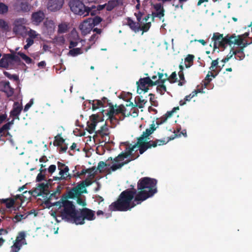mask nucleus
Returning a JSON list of instances; mask_svg holds the SVG:
<instances>
[{
	"label": "nucleus",
	"instance_id": "nucleus-1",
	"mask_svg": "<svg viewBox=\"0 0 252 252\" xmlns=\"http://www.w3.org/2000/svg\"><path fill=\"white\" fill-rule=\"evenodd\" d=\"M157 180L150 177L141 178L133 188L122 191L117 200L109 206L111 211L126 212L152 197L157 192Z\"/></svg>",
	"mask_w": 252,
	"mask_h": 252
},
{
	"label": "nucleus",
	"instance_id": "nucleus-2",
	"mask_svg": "<svg viewBox=\"0 0 252 252\" xmlns=\"http://www.w3.org/2000/svg\"><path fill=\"white\" fill-rule=\"evenodd\" d=\"M52 205L55 206L56 211L52 213V216L55 218L61 217L65 221L75 223L78 210L72 201L66 198H61Z\"/></svg>",
	"mask_w": 252,
	"mask_h": 252
},
{
	"label": "nucleus",
	"instance_id": "nucleus-3",
	"mask_svg": "<svg viewBox=\"0 0 252 252\" xmlns=\"http://www.w3.org/2000/svg\"><path fill=\"white\" fill-rule=\"evenodd\" d=\"M136 147H134L133 145L131 148H129L128 150L126 152H122L119 154L117 157L114 158V162L117 163L113 164L111 167L110 169L112 171H115L117 169L121 168L124 165L127 164L131 160L136 159L139 157L137 155L136 157L131 158L130 159H127L125 161H122L125 158H127L128 156L131 155L132 151H133Z\"/></svg>",
	"mask_w": 252,
	"mask_h": 252
},
{
	"label": "nucleus",
	"instance_id": "nucleus-4",
	"mask_svg": "<svg viewBox=\"0 0 252 252\" xmlns=\"http://www.w3.org/2000/svg\"><path fill=\"white\" fill-rule=\"evenodd\" d=\"M95 219V212L87 208L79 209L77 211V216L75 220V224L82 225L85 223V220H93Z\"/></svg>",
	"mask_w": 252,
	"mask_h": 252
},
{
	"label": "nucleus",
	"instance_id": "nucleus-5",
	"mask_svg": "<svg viewBox=\"0 0 252 252\" xmlns=\"http://www.w3.org/2000/svg\"><path fill=\"white\" fill-rule=\"evenodd\" d=\"M20 62V57L14 53L4 54L0 60V67L13 69L15 68L14 63H19Z\"/></svg>",
	"mask_w": 252,
	"mask_h": 252
},
{
	"label": "nucleus",
	"instance_id": "nucleus-6",
	"mask_svg": "<svg viewBox=\"0 0 252 252\" xmlns=\"http://www.w3.org/2000/svg\"><path fill=\"white\" fill-rule=\"evenodd\" d=\"M69 6L71 10L75 14L86 16L90 13V8L86 6L80 0H71L69 3Z\"/></svg>",
	"mask_w": 252,
	"mask_h": 252
},
{
	"label": "nucleus",
	"instance_id": "nucleus-7",
	"mask_svg": "<svg viewBox=\"0 0 252 252\" xmlns=\"http://www.w3.org/2000/svg\"><path fill=\"white\" fill-rule=\"evenodd\" d=\"M157 127L155 126L154 122L151 125L150 128H147L145 131H144L142 134L139 137L137 138V141L136 143L134 145V147H138L139 151L142 150L144 145L145 143H148V140L150 139L149 136L152 134L154 131L156 129Z\"/></svg>",
	"mask_w": 252,
	"mask_h": 252
},
{
	"label": "nucleus",
	"instance_id": "nucleus-8",
	"mask_svg": "<svg viewBox=\"0 0 252 252\" xmlns=\"http://www.w3.org/2000/svg\"><path fill=\"white\" fill-rule=\"evenodd\" d=\"M211 39L214 42V51L219 47L224 48H225V46L228 45V43L230 42L229 40L230 38L229 37V34L223 36V34L220 33L219 32H215L213 34Z\"/></svg>",
	"mask_w": 252,
	"mask_h": 252
},
{
	"label": "nucleus",
	"instance_id": "nucleus-9",
	"mask_svg": "<svg viewBox=\"0 0 252 252\" xmlns=\"http://www.w3.org/2000/svg\"><path fill=\"white\" fill-rule=\"evenodd\" d=\"M137 93L139 94L142 92L146 93L149 90V87H152L157 85V82H154L149 77L140 78L137 82Z\"/></svg>",
	"mask_w": 252,
	"mask_h": 252
},
{
	"label": "nucleus",
	"instance_id": "nucleus-10",
	"mask_svg": "<svg viewBox=\"0 0 252 252\" xmlns=\"http://www.w3.org/2000/svg\"><path fill=\"white\" fill-rule=\"evenodd\" d=\"M57 166L59 170V174L60 176L54 177V180H68L71 178V175L68 173L69 169L67 166L60 161L57 162Z\"/></svg>",
	"mask_w": 252,
	"mask_h": 252
},
{
	"label": "nucleus",
	"instance_id": "nucleus-11",
	"mask_svg": "<svg viewBox=\"0 0 252 252\" xmlns=\"http://www.w3.org/2000/svg\"><path fill=\"white\" fill-rule=\"evenodd\" d=\"M173 138H170L166 141L163 139H156L155 141L149 140L148 143H145L144 145L145 146L143 147L142 150H140L139 153L142 155L148 149L155 148L158 145L161 146L166 144L169 140L173 139Z\"/></svg>",
	"mask_w": 252,
	"mask_h": 252
},
{
	"label": "nucleus",
	"instance_id": "nucleus-12",
	"mask_svg": "<svg viewBox=\"0 0 252 252\" xmlns=\"http://www.w3.org/2000/svg\"><path fill=\"white\" fill-rule=\"evenodd\" d=\"M110 110L107 111L105 114L108 116V118L111 122L113 120H117V119L115 117V115H118L119 114H123L125 115V110H126L125 107L123 105H121L119 106L117 108L115 109L113 104L110 105Z\"/></svg>",
	"mask_w": 252,
	"mask_h": 252
},
{
	"label": "nucleus",
	"instance_id": "nucleus-13",
	"mask_svg": "<svg viewBox=\"0 0 252 252\" xmlns=\"http://www.w3.org/2000/svg\"><path fill=\"white\" fill-rule=\"evenodd\" d=\"M91 122L87 123V130L90 133H92L95 128L97 124L100 121H103L102 117L99 116L98 114H93L90 117Z\"/></svg>",
	"mask_w": 252,
	"mask_h": 252
},
{
	"label": "nucleus",
	"instance_id": "nucleus-14",
	"mask_svg": "<svg viewBox=\"0 0 252 252\" xmlns=\"http://www.w3.org/2000/svg\"><path fill=\"white\" fill-rule=\"evenodd\" d=\"M97 135L100 136L101 138L102 141L106 143L109 141V129L106 124V123L100 127V128L95 131Z\"/></svg>",
	"mask_w": 252,
	"mask_h": 252
},
{
	"label": "nucleus",
	"instance_id": "nucleus-15",
	"mask_svg": "<svg viewBox=\"0 0 252 252\" xmlns=\"http://www.w3.org/2000/svg\"><path fill=\"white\" fill-rule=\"evenodd\" d=\"M63 3L64 0H49L47 8L51 11H56L62 7Z\"/></svg>",
	"mask_w": 252,
	"mask_h": 252
},
{
	"label": "nucleus",
	"instance_id": "nucleus-16",
	"mask_svg": "<svg viewBox=\"0 0 252 252\" xmlns=\"http://www.w3.org/2000/svg\"><path fill=\"white\" fill-rule=\"evenodd\" d=\"M45 17L44 13L41 10H39L32 14L31 20L34 25H39L43 21Z\"/></svg>",
	"mask_w": 252,
	"mask_h": 252
},
{
	"label": "nucleus",
	"instance_id": "nucleus-17",
	"mask_svg": "<svg viewBox=\"0 0 252 252\" xmlns=\"http://www.w3.org/2000/svg\"><path fill=\"white\" fill-rule=\"evenodd\" d=\"M87 192V191L86 189H85L84 191H79L75 187L67 192V194L65 196H63L62 198H66V199H67L68 198H74L75 197L77 198L80 196L82 193Z\"/></svg>",
	"mask_w": 252,
	"mask_h": 252
},
{
	"label": "nucleus",
	"instance_id": "nucleus-18",
	"mask_svg": "<svg viewBox=\"0 0 252 252\" xmlns=\"http://www.w3.org/2000/svg\"><path fill=\"white\" fill-rule=\"evenodd\" d=\"M93 27L94 26L91 23V21H90L89 18L84 21V22L79 26L80 30L84 34L89 33Z\"/></svg>",
	"mask_w": 252,
	"mask_h": 252
},
{
	"label": "nucleus",
	"instance_id": "nucleus-19",
	"mask_svg": "<svg viewBox=\"0 0 252 252\" xmlns=\"http://www.w3.org/2000/svg\"><path fill=\"white\" fill-rule=\"evenodd\" d=\"M230 37V43H228L229 45H231L232 44H236L240 47L243 44L244 39L242 38V35H238L236 36L235 34H229Z\"/></svg>",
	"mask_w": 252,
	"mask_h": 252
},
{
	"label": "nucleus",
	"instance_id": "nucleus-20",
	"mask_svg": "<svg viewBox=\"0 0 252 252\" xmlns=\"http://www.w3.org/2000/svg\"><path fill=\"white\" fill-rule=\"evenodd\" d=\"M60 191L58 190L52 193H51L50 195L49 194L48 196H47V197H45V200L44 201V204L46 205L48 207H50L54 206L53 204L54 202H52V200L54 199H58L59 195H60Z\"/></svg>",
	"mask_w": 252,
	"mask_h": 252
},
{
	"label": "nucleus",
	"instance_id": "nucleus-21",
	"mask_svg": "<svg viewBox=\"0 0 252 252\" xmlns=\"http://www.w3.org/2000/svg\"><path fill=\"white\" fill-rule=\"evenodd\" d=\"M126 20L127 21L126 25L128 26L132 31L137 33L140 31V26L139 23L134 22L129 17H127Z\"/></svg>",
	"mask_w": 252,
	"mask_h": 252
},
{
	"label": "nucleus",
	"instance_id": "nucleus-22",
	"mask_svg": "<svg viewBox=\"0 0 252 252\" xmlns=\"http://www.w3.org/2000/svg\"><path fill=\"white\" fill-rule=\"evenodd\" d=\"M15 203V200L12 198L0 199V212L4 211V209L1 207L2 204H5L6 207L9 209L14 206Z\"/></svg>",
	"mask_w": 252,
	"mask_h": 252
},
{
	"label": "nucleus",
	"instance_id": "nucleus-23",
	"mask_svg": "<svg viewBox=\"0 0 252 252\" xmlns=\"http://www.w3.org/2000/svg\"><path fill=\"white\" fill-rule=\"evenodd\" d=\"M38 190L40 191V194L43 197H47L50 194L48 190V184L47 183H41L38 184L37 187Z\"/></svg>",
	"mask_w": 252,
	"mask_h": 252
},
{
	"label": "nucleus",
	"instance_id": "nucleus-24",
	"mask_svg": "<svg viewBox=\"0 0 252 252\" xmlns=\"http://www.w3.org/2000/svg\"><path fill=\"white\" fill-rule=\"evenodd\" d=\"M22 109V105L18 102H15L13 104L12 109L10 112V116H17V115H20Z\"/></svg>",
	"mask_w": 252,
	"mask_h": 252
},
{
	"label": "nucleus",
	"instance_id": "nucleus-25",
	"mask_svg": "<svg viewBox=\"0 0 252 252\" xmlns=\"http://www.w3.org/2000/svg\"><path fill=\"white\" fill-rule=\"evenodd\" d=\"M13 31L16 34L22 36L27 33V29L25 25L14 26Z\"/></svg>",
	"mask_w": 252,
	"mask_h": 252
},
{
	"label": "nucleus",
	"instance_id": "nucleus-26",
	"mask_svg": "<svg viewBox=\"0 0 252 252\" xmlns=\"http://www.w3.org/2000/svg\"><path fill=\"white\" fill-rule=\"evenodd\" d=\"M89 103L92 105L93 110H95L99 107H106V106L103 103V102L101 100H90Z\"/></svg>",
	"mask_w": 252,
	"mask_h": 252
},
{
	"label": "nucleus",
	"instance_id": "nucleus-27",
	"mask_svg": "<svg viewBox=\"0 0 252 252\" xmlns=\"http://www.w3.org/2000/svg\"><path fill=\"white\" fill-rule=\"evenodd\" d=\"M3 91L9 96H12L14 94V89L12 88L9 81H5L3 82Z\"/></svg>",
	"mask_w": 252,
	"mask_h": 252
},
{
	"label": "nucleus",
	"instance_id": "nucleus-28",
	"mask_svg": "<svg viewBox=\"0 0 252 252\" xmlns=\"http://www.w3.org/2000/svg\"><path fill=\"white\" fill-rule=\"evenodd\" d=\"M244 50L238 48L234 50L235 52V59L240 61L243 60L245 57V54L244 52Z\"/></svg>",
	"mask_w": 252,
	"mask_h": 252
},
{
	"label": "nucleus",
	"instance_id": "nucleus-29",
	"mask_svg": "<svg viewBox=\"0 0 252 252\" xmlns=\"http://www.w3.org/2000/svg\"><path fill=\"white\" fill-rule=\"evenodd\" d=\"M61 133L58 134L55 136V140L53 142L54 146H61L65 141V140L61 137Z\"/></svg>",
	"mask_w": 252,
	"mask_h": 252
},
{
	"label": "nucleus",
	"instance_id": "nucleus-30",
	"mask_svg": "<svg viewBox=\"0 0 252 252\" xmlns=\"http://www.w3.org/2000/svg\"><path fill=\"white\" fill-rule=\"evenodd\" d=\"M194 56L193 55L189 54L185 59L186 63L185 66L186 68H189L192 65Z\"/></svg>",
	"mask_w": 252,
	"mask_h": 252
},
{
	"label": "nucleus",
	"instance_id": "nucleus-31",
	"mask_svg": "<svg viewBox=\"0 0 252 252\" xmlns=\"http://www.w3.org/2000/svg\"><path fill=\"white\" fill-rule=\"evenodd\" d=\"M118 5L117 0H112L108 1L107 4H105L106 8L107 11H111Z\"/></svg>",
	"mask_w": 252,
	"mask_h": 252
},
{
	"label": "nucleus",
	"instance_id": "nucleus-32",
	"mask_svg": "<svg viewBox=\"0 0 252 252\" xmlns=\"http://www.w3.org/2000/svg\"><path fill=\"white\" fill-rule=\"evenodd\" d=\"M83 53V51L81 48H75L70 49L69 51L68 55L72 56L75 57L78 55H80Z\"/></svg>",
	"mask_w": 252,
	"mask_h": 252
},
{
	"label": "nucleus",
	"instance_id": "nucleus-33",
	"mask_svg": "<svg viewBox=\"0 0 252 252\" xmlns=\"http://www.w3.org/2000/svg\"><path fill=\"white\" fill-rule=\"evenodd\" d=\"M26 233L24 231L19 232L16 237V240L19 242L24 243V244H27L26 240Z\"/></svg>",
	"mask_w": 252,
	"mask_h": 252
},
{
	"label": "nucleus",
	"instance_id": "nucleus-34",
	"mask_svg": "<svg viewBox=\"0 0 252 252\" xmlns=\"http://www.w3.org/2000/svg\"><path fill=\"white\" fill-rule=\"evenodd\" d=\"M3 74L6 77H7L9 79L11 80H14L17 82L19 81V76L17 74L12 75L6 71H3Z\"/></svg>",
	"mask_w": 252,
	"mask_h": 252
},
{
	"label": "nucleus",
	"instance_id": "nucleus-35",
	"mask_svg": "<svg viewBox=\"0 0 252 252\" xmlns=\"http://www.w3.org/2000/svg\"><path fill=\"white\" fill-rule=\"evenodd\" d=\"M20 10L23 12H28L30 10V5L27 2H21L20 4Z\"/></svg>",
	"mask_w": 252,
	"mask_h": 252
},
{
	"label": "nucleus",
	"instance_id": "nucleus-36",
	"mask_svg": "<svg viewBox=\"0 0 252 252\" xmlns=\"http://www.w3.org/2000/svg\"><path fill=\"white\" fill-rule=\"evenodd\" d=\"M17 54L18 56H20L22 58V59L24 60L27 63L30 64L32 63V59L28 56H27L24 53L21 52H19L17 53Z\"/></svg>",
	"mask_w": 252,
	"mask_h": 252
},
{
	"label": "nucleus",
	"instance_id": "nucleus-37",
	"mask_svg": "<svg viewBox=\"0 0 252 252\" xmlns=\"http://www.w3.org/2000/svg\"><path fill=\"white\" fill-rule=\"evenodd\" d=\"M88 169H90V170L87 172V173H88L87 178L91 180H93L96 175L95 167H93L92 168H88Z\"/></svg>",
	"mask_w": 252,
	"mask_h": 252
},
{
	"label": "nucleus",
	"instance_id": "nucleus-38",
	"mask_svg": "<svg viewBox=\"0 0 252 252\" xmlns=\"http://www.w3.org/2000/svg\"><path fill=\"white\" fill-rule=\"evenodd\" d=\"M90 21H91V23L93 25V26H95L99 24L102 21V19L99 16H95L94 18H89Z\"/></svg>",
	"mask_w": 252,
	"mask_h": 252
},
{
	"label": "nucleus",
	"instance_id": "nucleus-39",
	"mask_svg": "<svg viewBox=\"0 0 252 252\" xmlns=\"http://www.w3.org/2000/svg\"><path fill=\"white\" fill-rule=\"evenodd\" d=\"M82 42V41H84L82 39H80L79 38V36L77 35V39L75 40V41H70L69 42V48L71 49H73V48H74V47H76L78 45V43L79 42Z\"/></svg>",
	"mask_w": 252,
	"mask_h": 252
},
{
	"label": "nucleus",
	"instance_id": "nucleus-40",
	"mask_svg": "<svg viewBox=\"0 0 252 252\" xmlns=\"http://www.w3.org/2000/svg\"><path fill=\"white\" fill-rule=\"evenodd\" d=\"M161 84H158L157 87V92L160 94H163L164 92L166 91V87L164 84L160 83Z\"/></svg>",
	"mask_w": 252,
	"mask_h": 252
},
{
	"label": "nucleus",
	"instance_id": "nucleus-41",
	"mask_svg": "<svg viewBox=\"0 0 252 252\" xmlns=\"http://www.w3.org/2000/svg\"><path fill=\"white\" fill-rule=\"evenodd\" d=\"M27 218V215L26 213L24 214H17L13 219V220L15 222H18L21 221L23 219H25Z\"/></svg>",
	"mask_w": 252,
	"mask_h": 252
},
{
	"label": "nucleus",
	"instance_id": "nucleus-42",
	"mask_svg": "<svg viewBox=\"0 0 252 252\" xmlns=\"http://www.w3.org/2000/svg\"><path fill=\"white\" fill-rule=\"evenodd\" d=\"M58 32L60 33H65L67 31V26L64 24H60L58 26Z\"/></svg>",
	"mask_w": 252,
	"mask_h": 252
},
{
	"label": "nucleus",
	"instance_id": "nucleus-43",
	"mask_svg": "<svg viewBox=\"0 0 252 252\" xmlns=\"http://www.w3.org/2000/svg\"><path fill=\"white\" fill-rule=\"evenodd\" d=\"M8 11V7L5 4L0 2V14H4L6 13Z\"/></svg>",
	"mask_w": 252,
	"mask_h": 252
},
{
	"label": "nucleus",
	"instance_id": "nucleus-44",
	"mask_svg": "<svg viewBox=\"0 0 252 252\" xmlns=\"http://www.w3.org/2000/svg\"><path fill=\"white\" fill-rule=\"evenodd\" d=\"M157 75L158 76V79L155 82H157V85L160 83L164 84L166 81L167 78H163L164 74L162 73L158 72Z\"/></svg>",
	"mask_w": 252,
	"mask_h": 252
},
{
	"label": "nucleus",
	"instance_id": "nucleus-45",
	"mask_svg": "<svg viewBox=\"0 0 252 252\" xmlns=\"http://www.w3.org/2000/svg\"><path fill=\"white\" fill-rule=\"evenodd\" d=\"M211 81L212 79L210 77V76L208 73L205 79L202 81V85L204 86V88H207Z\"/></svg>",
	"mask_w": 252,
	"mask_h": 252
},
{
	"label": "nucleus",
	"instance_id": "nucleus-46",
	"mask_svg": "<svg viewBox=\"0 0 252 252\" xmlns=\"http://www.w3.org/2000/svg\"><path fill=\"white\" fill-rule=\"evenodd\" d=\"M151 26V22H147L143 26H140V31H142V33L144 32H147Z\"/></svg>",
	"mask_w": 252,
	"mask_h": 252
},
{
	"label": "nucleus",
	"instance_id": "nucleus-47",
	"mask_svg": "<svg viewBox=\"0 0 252 252\" xmlns=\"http://www.w3.org/2000/svg\"><path fill=\"white\" fill-rule=\"evenodd\" d=\"M110 164H107L105 162L101 161L98 163L97 169L100 172H101L105 167L110 166Z\"/></svg>",
	"mask_w": 252,
	"mask_h": 252
},
{
	"label": "nucleus",
	"instance_id": "nucleus-48",
	"mask_svg": "<svg viewBox=\"0 0 252 252\" xmlns=\"http://www.w3.org/2000/svg\"><path fill=\"white\" fill-rule=\"evenodd\" d=\"M46 170V169H45L44 170L40 169V173H38L36 177V182H41V181L45 180V176L44 174H42L41 173V172L45 171Z\"/></svg>",
	"mask_w": 252,
	"mask_h": 252
},
{
	"label": "nucleus",
	"instance_id": "nucleus-49",
	"mask_svg": "<svg viewBox=\"0 0 252 252\" xmlns=\"http://www.w3.org/2000/svg\"><path fill=\"white\" fill-rule=\"evenodd\" d=\"M26 21L24 18H18L15 20L14 22V26L24 25L26 24Z\"/></svg>",
	"mask_w": 252,
	"mask_h": 252
},
{
	"label": "nucleus",
	"instance_id": "nucleus-50",
	"mask_svg": "<svg viewBox=\"0 0 252 252\" xmlns=\"http://www.w3.org/2000/svg\"><path fill=\"white\" fill-rule=\"evenodd\" d=\"M29 193H30L31 195L33 196H42L40 194V191L38 190V189L37 188L34 189V190H32L29 191Z\"/></svg>",
	"mask_w": 252,
	"mask_h": 252
},
{
	"label": "nucleus",
	"instance_id": "nucleus-51",
	"mask_svg": "<svg viewBox=\"0 0 252 252\" xmlns=\"http://www.w3.org/2000/svg\"><path fill=\"white\" fill-rule=\"evenodd\" d=\"M44 26L47 28H50L51 29L54 28V23L52 20H46L44 23Z\"/></svg>",
	"mask_w": 252,
	"mask_h": 252
},
{
	"label": "nucleus",
	"instance_id": "nucleus-52",
	"mask_svg": "<svg viewBox=\"0 0 252 252\" xmlns=\"http://www.w3.org/2000/svg\"><path fill=\"white\" fill-rule=\"evenodd\" d=\"M177 79V78L176 73V72H173L172 73V74L169 77L168 81L171 83H174L176 82Z\"/></svg>",
	"mask_w": 252,
	"mask_h": 252
},
{
	"label": "nucleus",
	"instance_id": "nucleus-53",
	"mask_svg": "<svg viewBox=\"0 0 252 252\" xmlns=\"http://www.w3.org/2000/svg\"><path fill=\"white\" fill-rule=\"evenodd\" d=\"M76 201L77 204L80 206H85L87 205L86 202L85 201V199H83L81 197V195L77 197Z\"/></svg>",
	"mask_w": 252,
	"mask_h": 252
},
{
	"label": "nucleus",
	"instance_id": "nucleus-54",
	"mask_svg": "<svg viewBox=\"0 0 252 252\" xmlns=\"http://www.w3.org/2000/svg\"><path fill=\"white\" fill-rule=\"evenodd\" d=\"M139 104L138 105V106L139 108H142L144 107V104H145L147 102V100L144 99H142L140 97L138 96L136 98Z\"/></svg>",
	"mask_w": 252,
	"mask_h": 252
},
{
	"label": "nucleus",
	"instance_id": "nucleus-55",
	"mask_svg": "<svg viewBox=\"0 0 252 252\" xmlns=\"http://www.w3.org/2000/svg\"><path fill=\"white\" fill-rule=\"evenodd\" d=\"M167 120V118L164 115H163L161 117H160L159 118H158L157 119L156 124L158 126L162 124L163 123L165 122Z\"/></svg>",
	"mask_w": 252,
	"mask_h": 252
},
{
	"label": "nucleus",
	"instance_id": "nucleus-56",
	"mask_svg": "<svg viewBox=\"0 0 252 252\" xmlns=\"http://www.w3.org/2000/svg\"><path fill=\"white\" fill-rule=\"evenodd\" d=\"M219 63V59L213 60L211 63V65L210 67V69L212 71H215L214 70V68L217 67Z\"/></svg>",
	"mask_w": 252,
	"mask_h": 252
},
{
	"label": "nucleus",
	"instance_id": "nucleus-57",
	"mask_svg": "<svg viewBox=\"0 0 252 252\" xmlns=\"http://www.w3.org/2000/svg\"><path fill=\"white\" fill-rule=\"evenodd\" d=\"M10 126L9 125V124L7 123L2 126L0 128V133H2L4 131L8 130L10 129Z\"/></svg>",
	"mask_w": 252,
	"mask_h": 252
},
{
	"label": "nucleus",
	"instance_id": "nucleus-58",
	"mask_svg": "<svg viewBox=\"0 0 252 252\" xmlns=\"http://www.w3.org/2000/svg\"><path fill=\"white\" fill-rule=\"evenodd\" d=\"M90 170V169H83L80 172H77L76 174H74V176L77 177H80L82 175H85V174L87 173V172H88Z\"/></svg>",
	"mask_w": 252,
	"mask_h": 252
},
{
	"label": "nucleus",
	"instance_id": "nucleus-59",
	"mask_svg": "<svg viewBox=\"0 0 252 252\" xmlns=\"http://www.w3.org/2000/svg\"><path fill=\"white\" fill-rule=\"evenodd\" d=\"M33 103V99H31L30 101L25 106V107L24 108V111L27 112L29 108L32 106V105Z\"/></svg>",
	"mask_w": 252,
	"mask_h": 252
},
{
	"label": "nucleus",
	"instance_id": "nucleus-60",
	"mask_svg": "<svg viewBox=\"0 0 252 252\" xmlns=\"http://www.w3.org/2000/svg\"><path fill=\"white\" fill-rule=\"evenodd\" d=\"M92 180H91L87 178L85 180L82 181V183L85 186V187H86L91 185L92 184L93 182L92 181Z\"/></svg>",
	"mask_w": 252,
	"mask_h": 252
},
{
	"label": "nucleus",
	"instance_id": "nucleus-61",
	"mask_svg": "<svg viewBox=\"0 0 252 252\" xmlns=\"http://www.w3.org/2000/svg\"><path fill=\"white\" fill-rule=\"evenodd\" d=\"M143 13L140 11H139L137 13H135L134 15L136 16L138 23L141 22L142 17Z\"/></svg>",
	"mask_w": 252,
	"mask_h": 252
},
{
	"label": "nucleus",
	"instance_id": "nucleus-62",
	"mask_svg": "<svg viewBox=\"0 0 252 252\" xmlns=\"http://www.w3.org/2000/svg\"><path fill=\"white\" fill-rule=\"evenodd\" d=\"M164 16V9L163 8H162L161 10L158 11L156 14V17L160 19L161 17Z\"/></svg>",
	"mask_w": 252,
	"mask_h": 252
},
{
	"label": "nucleus",
	"instance_id": "nucleus-63",
	"mask_svg": "<svg viewBox=\"0 0 252 252\" xmlns=\"http://www.w3.org/2000/svg\"><path fill=\"white\" fill-rule=\"evenodd\" d=\"M60 148L59 149V152L60 154L65 153L67 149V145H64L62 146V145L60 146Z\"/></svg>",
	"mask_w": 252,
	"mask_h": 252
},
{
	"label": "nucleus",
	"instance_id": "nucleus-64",
	"mask_svg": "<svg viewBox=\"0 0 252 252\" xmlns=\"http://www.w3.org/2000/svg\"><path fill=\"white\" fill-rule=\"evenodd\" d=\"M90 13L91 14V15L92 16L95 15L97 13V11L96 10V9H95L96 7L95 6H92L91 7H90Z\"/></svg>",
	"mask_w": 252,
	"mask_h": 252
}]
</instances>
